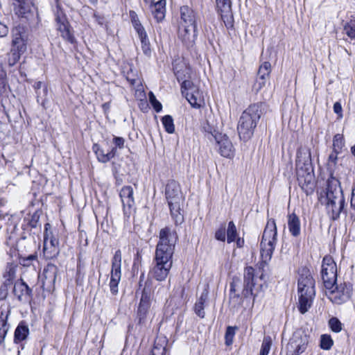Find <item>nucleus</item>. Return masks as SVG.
I'll use <instances>...</instances> for the list:
<instances>
[{
    "instance_id": "55",
    "label": "nucleus",
    "mask_w": 355,
    "mask_h": 355,
    "mask_svg": "<svg viewBox=\"0 0 355 355\" xmlns=\"http://www.w3.org/2000/svg\"><path fill=\"white\" fill-rule=\"evenodd\" d=\"M37 259L36 254H31L28 256L26 258L23 259V265L28 266L31 264V262Z\"/></svg>"
},
{
    "instance_id": "51",
    "label": "nucleus",
    "mask_w": 355,
    "mask_h": 355,
    "mask_svg": "<svg viewBox=\"0 0 355 355\" xmlns=\"http://www.w3.org/2000/svg\"><path fill=\"white\" fill-rule=\"evenodd\" d=\"M216 239L225 241V227H220L215 233Z\"/></svg>"
},
{
    "instance_id": "29",
    "label": "nucleus",
    "mask_w": 355,
    "mask_h": 355,
    "mask_svg": "<svg viewBox=\"0 0 355 355\" xmlns=\"http://www.w3.org/2000/svg\"><path fill=\"white\" fill-rule=\"evenodd\" d=\"M341 195H343V191L339 180L331 175L327 180L326 198H333L336 196L340 198Z\"/></svg>"
},
{
    "instance_id": "33",
    "label": "nucleus",
    "mask_w": 355,
    "mask_h": 355,
    "mask_svg": "<svg viewBox=\"0 0 355 355\" xmlns=\"http://www.w3.org/2000/svg\"><path fill=\"white\" fill-rule=\"evenodd\" d=\"M288 227L291 234L293 236H297L300 234V220L295 214L288 215Z\"/></svg>"
},
{
    "instance_id": "9",
    "label": "nucleus",
    "mask_w": 355,
    "mask_h": 355,
    "mask_svg": "<svg viewBox=\"0 0 355 355\" xmlns=\"http://www.w3.org/2000/svg\"><path fill=\"white\" fill-rule=\"evenodd\" d=\"M173 257L155 254L153 262L155 266L151 270V275L156 280L164 281L168 276L173 265Z\"/></svg>"
},
{
    "instance_id": "1",
    "label": "nucleus",
    "mask_w": 355,
    "mask_h": 355,
    "mask_svg": "<svg viewBox=\"0 0 355 355\" xmlns=\"http://www.w3.org/2000/svg\"><path fill=\"white\" fill-rule=\"evenodd\" d=\"M315 295V281L309 270L302 268L300 270L298 279V309L302 314H304L310 309Z\"/></svg>"
},
{
    "instance_id": "56",
    "label": "nucleus",
    "mask_w": 355,
    "mask_h": 355,
    "mask_svg": "<svg viewBox=\"0 0 355 355\" xmlns=\"http://www.w3.org/2000/svg\"><path fill=\"white\" fill-rule=\"evenodd\" d=\"M8 294V288L6 286H1L0 287V298L4 300L7 297Z\"/></svg>"
},
{
    "instance_id": "63",
    "label": "nucleus",
    "mask_w": 355,
    "mask_h": 355,
    "mask_svg": "<svg viewBox=\"0 0 355 355\" xmlns=\"http://www.w3.org/2000/svg\"><path fill=\"white\" fill-rule=\"evenodd\" d=\"M12 280L11 279H5L2 286H6L7 288H8V287L12 284Z\"/></svg>"
},
{
    "instance_id": "13",
    "label": "nucleus",
    "mask_w": 355,
    "mask_h": 355,
    "mask_svg": "<svg viewBox=\"0 0 355 355\" xmlns=\"http://www.w3.org/2000/svg\"><path fill=\"white\" fill-rule=\"evenodd\" d=\"M58 272V267L52 263L47 264L44 268L42 273L40 275L43 290L48 292L54 291Z\"/></svg>"
},
{
    "instance_id": "11",
    "label": "nucleus",
    "mask_w": 355,
    "mask_h": 355,
    "mask_svg": "<svg viewBox=\"0 0 355 355\" xmlns=\"http://www.w3.org/2000/svg\"><path fill=\"white\" fill-rule=\"evenodd\" d=\"M122 255L120 250H117L112 259L110 288L112 295L118 293V286L121 278Z\"/></svg>"
},
{
    "instance_id": "22",
    "label": "nucleus",
    "mask_w": 355,
    "mask_h": 355,
    "mask_svg": "<svg viewBox=\"0 0 355 355\" xmlns=\"http://www.w3.org/2000/svg\"><path fill=\"white\" fill-rule=\"evenodd\" d=\"M218 148L220 154L225 157H230L233 154V146L229 138L220 133L214 135Z\"/></svg>"
},
{
    "instance_id": "39",
    "label": "nucleus",
    "mask_w": 355,
    "mask_h": 355,
    "mask_svg": "<svg viewBox=\"0 0 355 355\" xmlns=\"http://www.w3.org/2000/svg\"><path fill=\"white\" fill-rule=\"evenodd\" d=\"M10 311L8 309H0V329H9L10 324L8 323V319Z\"/></svg>"
},
{
    "instance_id": "41",
    "label": "nucleus",
    "mask_w": 355,
    "mask_h": 355,
    "mask_svg": "<svg viewBox=\"0 0 355 355\" xmlns=\"http://www.w3.org/2000/svg\"><path fill=\"white\" fill-rule=\"evenodd\" d=\"M272 344V340L271 337L269 336H264L261 344L259 355H268L270 350Z\"/></svg>"
},
{
    "instance_id": "24",
    "label": "nucleus",
    "mask_w": 355,
    "mask_h": 355,
    "mask_svg": "<svg viewBox=\"0 0 355 355\" xmlns=\"http://www.w3.org/2000/svg\"><path fill=\"white\" fill-rule=\"evenodd\" d=\"M327 209L328 212H331L332 218L336 219L339 217L345 204L343 195L339 197L336 196L333 198H326Z\"/></svg>"
},
{
    "instance_id": "26",
    "label": "nucleus",
    "mask_w": 355,
    "mask_h": 355,
    "mask_svg": "<svg viewBox=\"0 0 355 355\" xmlns=\"http://www.w3.org/2000/svg\"><path fill=\"white\" fill-rule=\"evenodd\" d=\"M209 296V286L206 285L200 296L196 300L193 310L195 313L200 318H204L205 316V308L207 305Z\"/></svg>"
},
{
    "instance_id": "27",
    "label": "nucleus",
    "mask_w": 355,
    "mask_h": 355,
    "mask_svg": "<svg viewBox=\"0 0 355 355\" xmlns=\"http://www.w3.org/2000/svg\"><path fill=\"white\" fill-rule=\"evenodd\" d=\"M196 26V16L194 11L185 6L180 8V21L179 26Z\"/></svg>"
},
{
    "instance_id": "36",
    "label": "nucleus",
    "mask_w": 355,
    "mask_h": 355,
    "mask_svg": "<svg viewBox=\"0 0 355 355\" xmlns=\"http://www.w3.org/2000/svg\"><path fill=\"white\" fill-rule=\"evenodd\" d=\"M343 33L351 40H355V18H352L343 24Z\"/></svg>"
},
{
    "instance_id": "3",
    "label": "nucleus",
    "mask_w": 355,
    "mask_h": 355,
    "mask_svg": "<svg viewBox=\"0 0 355 355\" xmlns=\"http://www.w3.org/2000/svg\"><path fill=\"white\" fill-rule=\"evenodd\" d=\"M190 69L184 67V69H175V74L179 82L182 81L181 89L182 94L186 97L190 105L195 108H199L202 102V97L199 89L193 83L187 80L189 77Z\"/></svg>"
},
{
    "instance_id": "14",
    "label": "nucleus",
    "mask_w": 355,
    "mask_h": 355,
    "mask_svg": "<svg viewBox=\"0 0 355 355\" xmlns=\"http://www.w3.org/2000/svg\"><path fill=\"white\" fill-rule=\"evenodd\" d=\"M296 171H311V150L307 146H300L297 150L295 160Z\"/></svg>"
},
{
    "instance_id": "28",
    "label": "nucleus",
    "mask_w": 355,
    "mask_h": 355,
    "mask_svg": "<svg viewBox=\"0 0 355 355\" xmlns=\"http://www.w3.org/2000/svg\"><path fill=\"white\" fill-rule=\"evenodd\" d=\"M150 306V295L146 288H144L140 303L138 307V315L139 322L144 320Z\"/></svg>"
},
{
    "instance_id": "54",
    "label": "nucleus",
    "mask_w": 355,
    "mask_h": 355,
    "mask_svg": "<svg viewBox=\"0 0 355 355\" xmlns=\"http://www.w3.org/2000/svg\"><path fill=\"white\" fill-rule=\"evenodd\" d=\"M113 142L116 146V148H123L124 146L125 140L123 137H114L113 138Z\"/></svg>"
},
{
    "instance_id": "42",
    "label": "nucleus",
    "mask_w": 355,
    "mask_h": 355,
    "mask_svg": "<svg viewBox=\"0 0 355 355\" xmlns=\"http://www.w3.org/2000/svg\"><path fill=\"white\" fill-rule=\"evenodd\" d=\"M344 146V139L342 135L337 134L333 140V148L335 153H340Z\"/></svg>"
},
{
    "instance_id": "31",
    "label": "nucleus",
    "mask_w": 355,
    "mask_h": 355,
    "mask_svg": "<svg viewBox=\"0 0 355 355\" xmlns=\"http://www.w3.org/2000/svg\"><path fill=\"white\" fill-rule=\"evenodd\" d=\"M92 149L96 155L97 159L102 163L108 162L116 155V148H112L110 151L105 153L100 145L95 144L93 145Z\"/></svg>"
},
{
    "instance_id": "62",
    "label": "nucleus",
    "mask_w": 355,
    "mask_h": 355,
    "mask_svg": "<svg viewBox=\"0 0 355 355\" xmlns=\"http://www.w3.org/2000/svg\"><path fill=\"white\" fill-rule=\"evenodd\" d=\"M95 19H96V21L98 24H101V25H103V23H104V18L99 16V15H97L96 14H94V15Z\"/></svg>"
},
{
    "instance_id": "57",
    "label": "nucleus",
    "mask_w": 355,
    "mask_h": 355,
    "mask_svg": "<svg viewBox=\"0 0 355 355\" xmlns=\"http://www.w3.org/2000/svg\"><path fill=\"white\" fill-rule=\"evenodd\" d=\"M8 33V28L0 22V37L6 36Z\"/></svg>"
},
{
    "instance_id": "60",
    "label": "nucleus",
    "mask_w": 355,
    "mask_h": 355,
    "mask_svg": "<svg viewBox=\"0 0 355 355\" xmlns=\"http://www.w3.org/2000/svg\"><path fill=\"white\" fill-rule=\"evenodd\" d=\"M339 153H335L334 150L333 153H331L329 156V161L332 162L333 164H336V162L337 160V155Z\"/></svg>"
},
{
    "instance_id": "5",
    "label": "nucleus",
    "mask_w": 355,
    "mask_h": 355,
    "mask_svg": "<svg viewBox=\"0 0 355 355\" xmlns=\"http://www.w3.org/2000/svg\"><path fill=\"white\" fill-rule=\"evenodd\" d=\"M277 243V227L274 219H269L263 233L261 247L262 264L266 265L272 257Z\"/></svg>"
},
{
    "instance_id": "19",
    "label": "nucleus",
    "mask_w": 355,
    "mask_h": 355,
    "mask_svg": "<svg viewBox=\"0 0 355 355\" xmlns=\"http://www.w3.org/2000/svg\"><path fill=\"white\" fill-rule=\"evenodd\" d=\"M255 280L254 269L252 266L245 268L243 272V288L242 291V294L245 297L253 295L252 289L256 284Z\"/></svg>"
},
{
    "instance_id": "7",
    "label": "nucleus",
    "mask_w": 355,
    "mask_h": 355,
    "mask_svg": "<svg viewBox=\"0 0 355 355\" xmlns=\"http://www.w3.org/2000/svg\"><path fill=\"white\" fill-rule=\"evenodd\" d=\"M159 240L156 246L155 254L173 257L178 241L177 232L166 227L159 232Z\"/></svg>"
},
{
    "instance_id": "25",
    "label": "nucleus",
    "mask_w": 355,
    "mask_h": 355,
    "mask_svg": "<svg viewBox=\"0 0 355 355\" xmlns=\"http://www.w3.org/2000/svg\"><path fill=\"white\" fill-rule=\"evenodd\" d=\"M241 280L239 277H234L230 283V302L234 307H239L242 304V298L238 293L241 287Z\"/></svg>"
},
{
    "instance_id": "48",
    "label": "nucleus",
    "mask_w": 355,
    "mask_h": 355,
    "mask_svg": "<svg viewBox=\"0 0 355 355\" xmlns=\"http://www.w3.org/2000/svg\"><path fill=\"white\" fill-rule=\"evenodd\" d=\"M140 41L144 53L147 56H150L151 54V48L148 37H145V39H141Z\"/></svg>"
},
{
    "instance_id": "8",
    "label": "nucleus",
    "mask_w": 355,
    "mask_h": 355,
    "mask_svg": "<svg viewBox=\"0 0 355 355\" xmlns=\"http://www.w3.org/2000/svg\"><path fill=\"white\" fill-rule=\"evenodd\" d=\"M326 295L331 302L340 305L348 302L352 295L353 287L349 282H336L332 288H325Z\"/></svg>"
},
{
    "instance_id": "32",
    "label": "nucleus",
    "mask_w": 355,
    "mask_h": 355,
    "mask_svg": "<svg viewBox=\"0 0 355 355\" xmlns=\"http://www.w3.org/2000/svg\"><path fill=\"white\" fill-rule=\"evenodd\" d=\"M290 340L300 347V349L304 352L309 343V336L304 332L297 330L293 334Z\"/></svg>"
},
{
    "instance_id": "37",
    "label": "nucleus",
    "mask_w": 355,
    "mask_h": 355,
    "mask_svg": "<svg viewBox=\"0 0 355 355\" xmlns=\"http://www.w3.org/2000/svg\"><path fill=\"white\" fill-rule=\"evenodd\" d=\"M271 72V64L269 62H263L259 68L257 76L259 79H268Z\"/></svg>"
},
{
    "instance_id": "50",
    "label": "nucleus",
    "mask_w": 355,
    "mask_h": 355,
    "mask_svg": "<svg viewBox=\"0 0 355 355\" xmlns=\"http://www.w3.org/2000/svg\"><path fill=\"white\" fill-rule=\"evenodd\" d=\"M15 273H16V271H15V268H13L12 266L8 267L6 268V272L3 275V278L9 279H11L13 281L14 279L15 278Z\"/></svg>"
},
{
    "instance_id": "21",
    "label": "nucleus",
    "mask_w": 355,
    "mask_h": 355,
    "mask_svg": "<svg viewBox=\"0 0 355 355\" xmlns=\"http://www.w3.org/2000/svg\"><path fill=\"white\" fill-rule=\"evenodd\" d=\"M297 181L302 189L308 195L313 191L314 178L311 171H297Z\"/></svg>"
},
{
    "instance_id": "40",
    "label": "nucleus",
    "mask_w": 355,
    "mask_h": 355,
    "mask_svg": "<svg viewBox=\"0 0 355 355\" xmlns=\"http://www.w3.org/2000/svg\"><path fill=\"white\" fill-rule=\"evenodd\" d=\"M162 122L165 130L168 133L172 134L175 132V125L173 123V119L171 116L166 115L163 116L162 119Z\"/></svg>"
},
{
    "instance_id": "30",
    "label": "nucleus",
    "mask_w": 355,
    "mask_h": 355,
    "mask_svg": "<svg viewBox=\"0 0 355 355\" xmlns=\"http://www.w3.org/2000/svg\"><path fill=\"white\" fill-rule=\"evenodd\" d=\"M150 5V11L157 22L162 21L165 17L166 13V0H159L158 1Z\"/></svg>"
},
{
    "instance_id": "12",
    "label": "nucleus",
    "mask_w": 355,
    "mask_h": 355,
    "mask_svg": "<svg viewBox=\"0 0 355 355\" xmlns=\"http://www.w3.org/2000/svg\"><path fill=\"white\" fill-rule=\"evenodd\" d=\"M50 227V224L45 225L43 252L46 259H53L57 257L60 252L59 241L51 232H49Z\"/></svg>"
},
{
    "instance_id": "18",
    "label": "nucleus",
    "mask_w": 355,
    "mask_h": 355,
    "mask_svg": "<svg viewBox=\"0 0 355 355\" xmlns=\"http://www.w3.org/2000/svg\"><path fill=\"white\" fill-rule=\"evenodd\" d=\"M57 30L60 33L62 37L70 43L74 42V37L70 31V26L67 17L62 13H58L55 17Z\"/></svg>"
},
{
    "instance_id": "35",
    "label": "nucleus",
    "mask_w": 355,
    "mask_h": 355,
    "mask_svg": "<svg viewBox=\"0 0 355 355\" xmlns=\"http://www.w3.org/2000/svg\"><path fill=\"white\" fill-rule=\"evenodd\" d=\"M29 334V329L24 322H21L15 331V343L25 340Z\"/></svg>"
},
{
    "instance_id": "16",
    "label": "nucleus",
    "mask_w": 355,
    "mask_h": 355,
    "mask_svg": "<svg viewBox=\"0 0 355 355\" xmlns=\"http://www.w3.org/2000/svg\"><path fill=\"white\" fill-rule=\"evenodd\" d=\"M12 292L21 302L26 303L32 300V289L28 287L22 279L15 282Z\"/></svg>"
},
{
    "instance_id": "20",
    "label": "nucleus",
    "mask_w": 355,
    "mask_h": 355,
    "mask_svg": "<svg viewBox=\"0 0 355 355\" xmlns=\"http://www.w3.org/2000/svg\"><path fill=\"white\" fill-rule=\"evenodd\" d=\"M218 13L225 26L231 25L232 22V2L230 0H216Z\"/></svg>"
},
{
    "instance_id": "47",
    "label": "nucleus",
    "mask_w": 355,
    "mask_h": 355,
    "mask_svg": "<svg viewBox=\"0 0 355 355\" xmlns=\"http://www.w3.org/2000/svg\"><path fill=\"white\" fill-rule=\"evenodd\" d=\"M149 101L156 112H159L162 110V105L161 103L157 100L155 96L151 92L149 93Z\"/></svg>"
},
{
    "instance_id": "53",
    "label": "nucleus",
    "mask_w": 355,
    "mask_h": 355,
    "mask_svg": "<svg viewBox=\"0 0 355 355\" xmlns=\"http://www.w3.org/2000/svg\"><path fill=\"white\" fill-rule=\"evenodd\" d=\"M203 129L204 130L207 132V133H209L211 135V136L214 138V135L217 133H218L216 130L215 128H214V126L211 125L208 122L207 123L206 125H204L203 126Z\"/></svg>"
},
{
    "instance_id": "38",
    "label": "nucleus",
    "mask_w": 355,
    "mask_h": 355,
    "mask_svg": "<svg viewBox=\"0 0 355 355\" xmlns=\"http://www.w3.org/2000/svg\"><path fill=\"white\" fill-rule=\"evenodd\" d=\"M238 237V233L236 225L233 221H230L227 230V241L228 243H231L235 241Z\"/></svg>"
},
{
    "instance_id": "49",
    "label": "nucleus",
    "mask_w": 355,
    "mask_h": 355,
    "mask_svg": "<svg viewBox=\"0 0 355 355\" xmlns=\"http://www.w3.org/2000/svg\"><path fill=\"white\" fill-rule=\"evenodd\" d=\"M42 87H43V95L45 96V95H46V93H47V88L41 81L36 82L33 85V87L36 92L37 95V98H39L41 96V92H40V89Z\"/></svg>"
},
{
    "instance_id": "10",
    "label": "nucleus",
    "mask_w": 355,
    "mask_h": 355,
    "mask_svg": "<svg viewBox=\"0 0 355 355\" xmlns=\"http://www.w3.org/2000/svg\"><path fill=\"white\" fill-rule=\"evenodd\" d=\"M321 277L325 288H332L337 282V266L331 256L322 259Z\"/></svg>"
},
{
    "instance_id": "44",
    "label": "nucleus",
    "mask_w": 355,
    "mask_h": 355,
    "mask_svg": "<svg viewBox=\"0 0 355 355\" xmlns=\"http://www.w3.org/2000/svg\"><path fill=\"white\" fill-rule=\"evenodd\" d=\"M329 326L331 330L335 333H339L343 329V324L336 317H333L329 320Z\"/></svg>"
},
{
    "instance_id": "59",
    "label": "nucleus",
    "mask_w": 355,
    "mask_h": 355,
    "mask_svg": "<svg viewBox=\"0 0 355 355\" xmlns=\"http://www.w3.org/2000/svg\"><path fill=\"white\" fill-rule=\"evenodd\" d=\"M9 329H0V345L3 344Z\"/></svg>"
},
{
    "instance_id": "15",
    "label": "nucleus",
    "mask_w": 355,
    "mask_h": 355,
    "mask_svg": "<svg viewBox=\"0 0 355 355\" xmlns=\"http://www.w3.org/2000/svg\"><path fill=\"white\" fill-rule=\"evenodd\" d=\"M134 191L131 186H124L120 191L119 196L123 205V213L129 216L135 206Z\"/></svg>"
},
{
    "instance_id": "6",
    "label": "nucleus",
    "mask_w": 355,
    "mask_h": 355,
    "mask_svg": "<svg viewBox=\"0 0 355 355\" xmlns=\"http://www.w3.org/2000/svg\"><path fill=\"white\" fill-rule=\"evenodd\" d=\"M12 46L8 54V64L15 65L27 49V35L24 27L17 26L12 30Z\"/></svg>"
},
{
    "instance_id": "4",
    "label": "nucleus",
    "mask_w": 355,
    "mask_h": 355,
    "mask_svg": "<svg viewBox=\"0 0 355 355\" xmlns=\"http://www.w3.org/2000/svg\"><path fill=\"white\" fill-rule=\"evenodd\" d=\"M165 195L172 218L176 225L181 224L184 221V217L180 212L182 196L179 183L173 180H169L166 185Z\"/></svg>"
},
{
    "instance_id": "43",
    "label": "nucleus",
    "mask_w": 355,
    "mask_h": 355,
    "mask_svg": "<svg viewBox=\"0 0 355 355\" xmlns=\"http://www.w3.org/2000/svg\"><path fill=\"white\" fill-rule=\"evenodd\" d=\"M304 352L295 343L289 340L286 345V355H300Z\"/></svg>"
},
{
    "instance_id": "23",
    "label": "nucleus",
    "mask_w": 355,
    "mask_h": 355,
    "mask_svg": "<svg viewBox=\"0 0 355 355\" xmlns=\"http://www.w3.org/2000/svg\"><path fill=\"white\" fill-rule=\"evenodd\" d=\"M11 3L16 15L20 18H28L33 6L31 0H11Z\"/></svg>"
},
{
    "instance_id": "58",
    "label": "nucleus",
    "mask_w": 355,
    "mask_h": 355,
    "mask_svg": "<svg viewBox=\"0 0 355 355\" xmlns=\"http://www.w3.org/2000/svg\"><path fill=\"white\" fill-rule=\"evenodd\" d=\"M342 106L340 103L336 102L334 105V111L338 114L340 117L342 116Z\"/></svg>"
},
{
    "instance_id": "64",
    "label": "nucleus",
    "mask_w": 355,
    "mask_h": 355,
    "mask_svg": "<svg viewBox=\"0 0 355 355\" xmlns=\"http://www.w3.org/2000/svg\"><path fill=\"white\" fill-rule=\"evenodd\" d=\"M351 207L355 209V192L352 193Z\"/></svg>"
},
{
    "instance_id": "61",
    "label": "nucleus",
    "mask_w": 355,
    "mask_h": 355,
    "mask_svg": "<svg viewBox=\"0 0 355 355\" xmlns=\"http://www.w3.org/2000/svg\"><path fill=\"white\" fill-rule=\"evenodd\" d=\"M237 248H242L244 245V240L240 237H237L235 240Z\"/></svg>"
},
{
    "instance_id": "34",
    "label": "nucleus",
    "mask_w": 355,
    "mask_h": 355,
    "mask_svg": "<svg viewBox=\"0 0 355 355\" xmlns=\"http://www.w3.org/2000/svg\"><path fill=\"white\" fill-rule=\"evenodd\" d=\"M130 16L131 18V21L134 27V29L137 32L139 38L141 40L145 39V37H148L146 30L141 24L140 21L139 20L138 16L136 14V12L135 11H130Z\"/></svg>"
},
{
    "instance_id": "46",
    "label": "nucleus",
    "mask_w": 355,
    "mask_h": 355,
    "mask_svg": "<svg viewBox=\"0 0 355 355\" xmlns=\"http://www.w3.org/2000/svg\"><path fill=\"white\" fill-rule=\"evenodd\" d=\"M236 327L229 326L227 327L225 334V345L227 346H230L233 343V339L235 336V331Z\"/></svg>"
},
{
    "instance_id": "52",
    "label": "nucleus",
    "mask_w": 355,
    "mask_h": 355,
    "mask_svg": "<svg viewBox=\"0 0 355 355\" xmlns=\"http://www.w3.org/2000/svg\"><path fill=\"white\" fill-rule=\"evenodd\" d=\"M266 80L267 79H259L257 76V79L253 86L254 89L257 92L259 91L263 87L265 86Z\"/></svg>"
},
{
    "instance_id": "45",
    "label": "nucleus",
    "mask_w": 355,
    "mask_h": 355,
    "mask_svg": "<svg viewBox=\"0 0 355 355\" xmlns=\"http://www.w3.org/2000/svg\"><path fill=\"white\" fill-rule=\"evenodd\" d=\"M334 344L333 340L329 335L324 334L320 338V347L324 350L331 349Z\"/></svg>"
},
{
    "instance_id": "17",
    "label": "nucleus",
    "mask_w": 355,
    "mask_h": 355,
    "mask_svg": "<svg viewBox=\"0 0 355 355\" xmlns=\"http://www.w3.org/2000/svg\"><path fill=\"white\" fill-rule=\"evenodd\" d=\"M178 37L186 46H193L197 37L196 26H179Z\"/></svg>"
},
{
    "instance_id": "2",
    "label": "nucleus",
    "mask_w": 355,
    "mask_h": 355,
    "mask_svg": "<svg viewBox=\"0 0 355 355\" xmlns=\"http://www.w3.org/2000/svg\"><path fill=\"white\" fill-rule=\"evenodd\" d=\"M261 114V106L259 104L249 106L242 113L237 127L241 139L248 140L252 137Z\"/></svg>"
}]
</instances>
